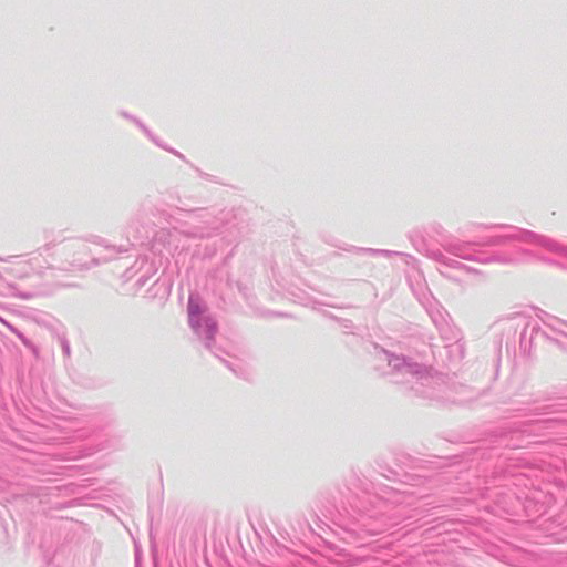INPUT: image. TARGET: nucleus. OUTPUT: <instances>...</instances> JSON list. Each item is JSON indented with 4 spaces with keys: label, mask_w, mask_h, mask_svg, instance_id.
Segmentation results:
<instances>
[{
    "label": "nucleus",
    "mask_w": 567,
    "mask_h": 567,
    "mask_svg": "<svg viewBox=\"0 0 567 567\" xmlns=\"http://www.w3.org/2000/svg\"><path fill=\"white\" fill-rule=\"evenodd\" d=\"M202 312H203V307H202L200 302L197 299L190 297L188 300V315H189L190 319L199 316Z\"/></svg>",
    "instance_id": "f257e3e1"
}]
</instances>
